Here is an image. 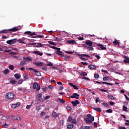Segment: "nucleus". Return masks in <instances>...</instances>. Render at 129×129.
<instances>
[{"label": "nucleus", "instance_id": "f257e3e1", "mask_svg": "<svg viewBox=\"0 0 129 129\" xmlns=\"http://www.w3.org/2000/svg\"><path fill=\"white\" fill-rule=\"evenodd\" d=\"M87 117L84 119L86 123H92V121H94V117L90 114H87Z\"/></svg>", "mask_w": 129, "mask_h": 129}, {"label": "nucleus", "instance_id": "f03ea898", "mask_svg": "<svg viewBox=\"0 0 129 129\" xmlns=\"http://www.w3.org/2000/svg\"><path fill=\"white\" fill-rule=\"evenodd\" d=\"M10 31H11V32H18V31H19V29H18V28L17 27H14L12 29H5L0 31V33L1 34H8L9 33V32H10Z\"/></svg>", "mask_w": 129, "mask_h": 129}, {"label": "nucleus", "instance_id": "7ed1b4c3", "mask_svg": "<svg viewBox=\"0 0 129 129\" xmlns=\"http://www.w3.org/2000/svg\"><path fill=\"white\" fill-rule=\"evenodd\" d=\"M6 97L8 99L12 100L15 99V94L13 93H7L6 95Z\"/></svg>", "mask_w": 129, "mask_h": 129}, {"label": "nucleus", "instance_id": "20e7f679", "mask_svg": "<svg viewBox=\"0 0 129 129\" xmlns=\"http://www.w3.org/2000/svg\"><path fill=\"white\" fill-rule=\"evenodd\" d=\"M79 56V58L81 60H83V61H85V60H87V58H84V57H88V58H91L90 56L88 54H78Z\"/></svg>", "mask_w": 129, "mask_h": 129}, {"label": "nucleus", "instance_id": "39448f33", "mask_svg": "<svg viewBox=\"0 0 129 129\" xmlns=\"http://www.w3.org/2000/svg\"><path fill=\"white\" fill-rule=\"evenodd\" d=\"M33 89H36L37 91H39L41 89V86H40V84L34 82L33 85Z\"/></svg>", "mask_w": 129, "mask_h": 129}, {"label": "nucleus", "instance_id": "423d86ee", "mask_svg": "<svg viewBox=\"0 0 129 129\" xmlns=\"http://www.w3.org/2000/svg\"><path fill=\"white\" fill-rule=\"evenodd\" d=\"M68 121L69 122H72V123H74L75 124H76L77 122H76V119L74 118H72V117L71 116H70L68 119Z\"/></svg>", "mask_w": 129, "mask_h": 129}, {"label": "nucleus", "instance_id": "0eeeda50", "mask_svg": "<svg viewBox=\"0 0 129 129\" xmlns=\"http://www.w3.org/2000/svg\"><path fill=\"white\" fill-rule=\"evenodd\" d=\"M17 42V39L15 38L14 39H11L10 40H8L7 41V43L9 44V45H13L15 43Z\"/></svg>", "mask_w": 129, "mask_h": 129}, {"label": "nucleus", "instance_id": "6e6552de", "mask_svg": "<svg viewBox=\"0 0 129 129\" xmlns=\"http://www.w3.org/2000/svg\"><path fill=\"white\" fill-rule=\"evenodd\" d=\"M24 35H29V36H35L36 35V33H32L31 31H26L24 32Z\"/></svg>", "mask_w": 129, "mask_h": 129}, {"label": "nucleus", "instance_id": "1a4fd4ad", "mask_svg": "<svg viewBox=\"0 0 129 129\" xmlns=\"http://www.w3.org/2000/svg\"><path fill=\"white\" fill-rule=\"evenodd\" d=\"M79 96L80 95L77 93H74L72 96H71V98H76V99H79Z\"/></svg>", "mask_w": 129, "mask_h": 129}, {"label": "nucleus", "instance_id": "9d476101", "mask_svg": "<svg viewBox=\"0 0 129 129\" xmlns=\"http://www.w3.org/2000/svg\"><path fill=\"white\" fill-rule=\"evenodd\" d=\"M72 104H73V106H77V104H79L80 103V102L79 101L76 100L75 101H72L71 102Z\"/></svg>", "mask_w": 129, "mask_h": 129}, {"label": "nucleus", "instance_id": "9b49d317", "mask_svg": "<svg viewBox=\"0 0 129 129\" xmlns=\"http://www.w3.org/2000/svg\"><path fill=\"white\" fill-rule=\"evenodd\" d=\"M33 64H34V65H36L37 67H41V66H43L44 65V63L42 62H34Z\"/></svg>", "mask_w": 129, "mask_h": 129}, {"label": "nucleus", "instance_id": "f8f14e48", "mask_svg": "<svg viewBox=\"0 0 129 129\" xmlns=\"http://www.w3.org/2000/svg\"><path fill=\"white\" fill-rule=\"evenodd\" d=\"M68 85H69V86H71V87H73V88L74 89H76V90H78V87H77V86L73 85V84H72V83H69Z\"/></svg>", "mask_w": 129, "mask_h": 129}, {"label": "nucleus", "instance_id": "ddd939ff", "mask_svg": "<svg viewBox=\"0 0 129 129\" xmlns=\"http://www.w3.org/2000/svg\"><path fill=\"white\" fill-rule=\"evenodd\" d=\"M84 48H87L88 50H90L91 51H93V47H92V46H88L86 45V44H84Z\"/></svg>", "mask_w": 129, "mask_h": 129}, {"label": "nucleus", "instance_id": "4468645a", "mask_svg": "<svg viewBox=\"0 0 129 129\" xmlns=\"http://www.w3.org/2000/svg\"><path fill=\"white\" fill-rule=\"evenodd\" d=\"M33 54H35V55H39V56H43V52H40L39 51H33Z\"/></svg>", "mask_w": 129, "mask_h": 129}, {"label": "nucleus", "instance_id": "2eb2a0df", "mask_svg": "<svg viewBox=\"0 0 129 129\" xmlns=\"http://www.w3.org/2000/svg\"><path fill=\"white\" fill-rule=\"evenodd\" d=\"M97 46H98V47H100L101 50H106V47H104L103 44H97Z\"/></svg>", "mask_w": 129, "mask_h": 129}, {"label": "nucleus", "instance_id": "dca6fc26", "mask_svg": "<svg viewBox=\"0 0 129 129\" xmlns=\"http://www.w3.org/2000/svg\"><path fill=\"white\" fill-rule=\"evenodd\" d=\"M59 115V114H57L56 112H55L54 111H52V113L51 114V116L52 117H54V118H56V117H58V116Z\"/></svg>", "mask_w": 129, "mask_h": 129}, {"label": "nucleus", "instance_id": "f3484780", "mask_svg": "<svg viewBox=\"0 0 129 129\" xmlns=\"http://www.w3.org/2000/svg\"><path fill=\"white\" fill-rule=\"evenodd\" d=\"M52 48L54 49V50H56L57 53H62V51H60V50H61V48H58L55 46H53Z\"/></svg>", "mask_w": 129, "mask_h": 129}, {"label": "nucleus", "instance_id": "a211bd4d", "mask_svg": "<svg viewBox=\"0 0 129 129\" xmlns=\"http://www.w3.org/2000/svg\"><path fill=\"white\" fill-rule=\"evenodd\" d=\"M22 40H24V37H23L22 39H19L18 40H17V41L18 42V43H20V44H26L25 41Z\"/></svg>", "mask_w": 129, "mask_h": 129}, {"label": "nucleus", "instance_id": "6ab92c4d", "mask_svg": "<svg viewBox=\"0 0 129 129\" xmlns=\"http://www.w3.org/2000/svg\"><path fill=\"white\" fill-rule=\"evenodd\" d=\"M33 47H36V48H41L43 47V44L41 43H36V45H34Z\"/></svg>", "mask_w": 129, "mask_h": 129}, {"label": "nucleus", "instance_id": "aec40b11", "mask_svg": "<svg viewBox=\"0 0 129 129\" xmlns=\"http://www.w3.org/2000/svg\"><path fill=\"white\" fill-rule=\"evenodd\" d=\"M85 44L86 45H87L88 46H92L93 42L90 40H88L85 42Z\"/></svg>", "mask_w": 129, "mask_h": 129}, {"label": "nucleus", "instance_id": "412c9836", "mask_svg": "<svg viewBox=\"0 0 129 129\" xmlns=\"http://www.w3.org/2000/svg\"><path fill=\"white\" fill-rule=\"evenodd\" d=\"M34 70V72L35 73V74L36 76H41V73L36 70Z\"/></svg>", "mask_w": 129, "mask_h": 129}, {"label": "nucleus", "instance_id": "4be33fe9", "mask_svg": "<svg viewBox=\"0 0 129 129\" xmlns=\"http://www.w3.org/2000/svg\"><path fill=\"white\" fill-rule=\"evenodd\" d=\"M88 68L89 69L93 70V69H96V67L95 66L90 64L88 66Z\"/></svg>", "mask_w": 129, "mask_h": 129}, {"label": "nucleus", "instance_id": "5701e85b", "mask_svg": "<svg viewBox=\"0 0 129 129\" xmlns=\"http://www.w3.org/2000/svg\"><path fill=\"white\" fill-rule=\"evenodd\" d=\"M13 119H15L16 120H21V117L19 116H13Z\"/></svg>", "mask_w": 129, "mask_h": 129}, {"label": "nucleus", "instance_id": "b1692460", "mask_svg": "<svg viewBox=\"0 0 129 129\" xmlns=\"http://www.w3.org/2000/svg\"><path fill=\"white\" fill-rule=\"evenodd\" d=\"M14 77L17 80L20 79H21V75H19L18 74H16L14 75Z\"/></svg>", "mask_w": 129, "mask_h": 129}, {"label": "nucleus", "instance_id": "393cba45", "mask_svg": "<svg viewBox=\"0 0 129 129\" xmlns=\"http://www.w3.org/2000/svg\"><path fill=\"white\" fill-rule=\"evenodd\" d=\"M68 44H76V41L75 40H69L67 41Z\"/></svg>", "mask_w": 129, "mask_h": 129}, {"label": "nucleus", "instance_id": "a878e982", "mask_svg": "<svg viewBox=\"0 0 129 129\" xmlns=\"http://www.w3.org/2000/svg\"><path fill=\"white\" fill-rule=\"evenodd\" d=\"M74 127V125L71 124L68 125L67 128L71 129V128H73Z\"/></svg>", "mask_w": 129, "mask_h": 129}, {"label": "nucleus", "instance_id": "bb28decb", "mask_svg": "<svg viewBox=\"0 0 129 129\" xmlns=\"http://www.w3.org/2000/svg\"><path fill=\"white\" fill-rule=\"evenodd\" d=\"M80 76L82 77L87 76V73L85 72H82L80 74Z\"/></svg>", "mask_w": 129, "mask_h": 129}, {"label": "nucleus", "instance_id": "cd10ccee", "mask_svg": "<svg viewBox=\"0 0 129 129\" xmlns=\"http://www.w3.org/2000/svg\"><path fill=\"white\" fill-rule=\"evenodd\" d=\"M120 42H118V41L116 40V39H115L114 41L113 42V43L114 45H119V43Z\"/></svg>", "mask_w": 129, "mask_h": 129}, {"label": "nucleus", "instance_id": "c85d7f7f", "mask_svg": "<svg viewBox=\"0 0 129 129\" xmlns=\"http://www.w3.org/2000/svg\"><path fill=\"white\" fill-rule=\"evenodd\" d=\"M23 77H24V79H25V80H29V76L27 74H24Z\"/></svg>", "mask_w": 129, "mask_h": 129}, {"label": "nucleus", "instance_id": "c756f323", "mask_svg": "<svg viewBox=\"0 0 129 129\" xmlns=\"http://www.w3.org/2000/svg\"><path fill=\"white\" fill-rule=\"evenodd\" d=\"M107 97L109 98V99H111V100H113V99H115L114 97L111 96V95H108Z\"/></svg>", "mask_w": 129, "mask_h": 129}, {"label": "nucleus", "instance_id": "7c9ffc66", "mask_svg": "<svg viewBox=\"0 0 129 129\" xmlns=\"http://www.w3.org/2000/svg\"><path fill=\"white\" fill-rule=\"evenodd\" d=\"M23 59L24 60H28V61H32V58L29 57H24Z\"/></svg>", "mask_w": 129, "mask_h": 129}, {"label": "nucleus", "instance_id": "2f4dec72", "mask_svg": "<svg viewBox=\"0 0 129 129\" xmlns=\"http://www.w3.org/2000/svg\"><path fill=\"white\" fill-rule=\"evenodd\" d=\"M94 110L98 111V112H101V109L100 108H94Z\"/></svg>", "mask_w": 129, "mask_h": 129}, {"label": "nucleus", "instance_id": "473e14b6", "mask_svg": "<svg viewBox=\"0 0 129 129\" xmlns=\"http://www.w3.org/2000/svg\"><path fill=\"white\" fill-rule=\"evenodd\" d=\"M20 64L21 66H24V65H26V61L22 60L20 62Z\"/></svg>", "mask_w": 129, "mask_h": 129}, {"label": "nucleus", "instance_id": "72a5a7b5", "mask_svg": "<svg viewBox=\"0 0 129 129\" xmlns=\"http://www.w3.org/2000/svg\"><path fill=\"white\" fill-rule=\"evenodd\" d=\"M54 41H56L57 42H61V39L58 37H54Z\"/></svg>", "mask_w": 129, "mask_h": 129}, {"label": "nucleus", "instance_id": "f704fd0d", "mask_svg": "<svg viewBox=\"0 0 129 129\" xmlns=\"http://www.w3.org/2000/svg\"><path fill=\"white\" fill-rule=\"evenodd\" d=\"M10 73V70L6 69L4 71V74H9Z\"/></svg>", "mask_w": 129, "mask_h": 129}, {"label": "nucleus", "instance_id": "c9c22d12", "mask_svg": "<svg viewBox=\"0 0 129 129\" xmlns=\"http://www.w3.org/2000/svg\"><path fill=\"white\" fill-rule=\"evenodd\" d=\"M109 80V78L108 77H104L103 78V81H108Z\"/></svg>", "mask_w": 129, "mask_h": 129}, {"label": "nucleus", "instance_id": "e433bc0d", "mask_svg": "<svg viewBox=\"0 0 129 129\" xmlns=\"http://www.w3.org/2000/svg\"><path fill=\"white\" fill-rule=\"evenodd\" d=\"M94 78H95V79H98V78H99V75H98L97 74H94Z\"/></svg>", "mask_w": 129, "mask_h": 129}, {"label": "nucleus", "instance_id": "4c0bfd02", "mask_svg": "<svg viewBox=\"0 0 129 129\" xmlns=\"http://www.w3.org/2000/svg\"><path fill=\"white\" fill-rule=\"evenodd\" d=\"M2 120H7V119H8V116H3L2 117Z\"/></svg>", "mask_w": 129, "mask_h": 129}, {"label": "nucleus", "instance_id": "58836bf2", "mask_svg": "<svg viewBox=\"0 0 129 129\" xmlns=\"http://www.w3.org/2000/svg\"><path fill=\"white\" fill-rule=\"evenodd\" d=\"M23 82H24V80H23L22 79H21L20 80H19L18 81V84H22Z\"/></svg>", "mask_w": 129, "mask_h": 129}, {"label": "nucleus", "instance_id": "ea45409f", "mask_svg": "<svg viewBox=\"0 0 129 129\" xmlns=\"http://www.w3.org/2000/svg\"><path fill=\"white\" fill-rule=\"evenodd\" d=\"M122 110L123 111H127V107H126L125 106H123Z\"/></svg>", "mask_w": 129, "mask_h": 129}, {"label": "nucleus", "instance_id": "a19ab883", "mask_svg": "<svg viewBox=\"0 0 129 129\" xmlns=\"http://www.w3.org/2000/svg\"><path fill=\"white\" fill-rule=\"evenodd\" d=\"M2 126L4 127V128H6V127H8V126H9V124H7V123H5L2 125Z\"/></svg>", "mask_w": 129, "mask_h": 129}, {"label": "nucleus", "instance_id": "79ce46f5", "mask_svg": "<svg viewBox=\"0 0 129 129\" xmlns=\"http://www.w3.org/2000/svg\"><path fill=\"white\" fill-rule=\"evenodd\" d=\"M58 100H60V102H61V103H65V100L63 99H60V98H58Z\"/></svg>", "mask_w": 129, "mask_h": 129}, {"label": "nucleus", "instance_id": "37998d69", "mask_svg": "<svg viewBox=\"0 0 129 129\" xmlns=\"http://www.w3.org/2000/svg\"><path fill=\"white\" fill-rule=\"evenodd\" d=\"M11 83L12 84H16L17 83V82L15 80H12L10 81Z\"/></svg>", "mask_w": 129, "mask_h": 129}, {"label": "nucleus", "instance_id": "c03bdc74", "mask_svg": "<svg viewBox=\"0 0 129 129\" xmlns=\"http://www.w3.org/2000/svg\"><path fill=\"white\" fill-rule=\"evenodd\" d=\"M9 69H10V70H14V66L13 65H10L9 67Z\"/></svg>", "mask_w": 129, "mask_h": 129}, {"label": "nucleus", "instance_id": "a18cd8bd", "mask_svg": "<svg viewBox=\"0 0 129 129\" xmlns=\"http://www.w3.org/2000/svg\"><path fill=\"white\" fill-rule=\"evenodd\" d=\"M106 112H107L108 113H112V110H111V109H109L106 110Z\"/></svg>", "mask_w": 129, "mask_h": 129}, {"label": "nucleus", "instance_id": "49530a36", "mask_svg": "<svg viewBox=\"0 0 129 129\" xmlns=\"http://www.w3.org/2000/svg\"><path fill=\"white\" fill-rule=\"evenodd\" d=\"M62 58H63V59H64V60H67V59H68V58H69V56H68V55L62 56Z\"/></svg>", "mask_w": 129, "mask_h": 129}, {"label": "nucleus", "instance_id": "de8ad7c7", "mask_svg": "<svg viewBox=\"0 0 129 129\" xmlns=\"http://www.w3.org/2000/svg\"><path fill=\"white\" fill-rule=\"evenodd\" d=\"M103 105H104V106L105 107H108V104H107V103H103Z\"/></svg>", "mask_w": 129, "mask_h": 129}, {"label": "nucleus", "instance_id": "09e8293b", "mask_svg": "<svg viewBox=\"0 0 129 129\" xmlns=\"http://www.w3.org/2000/svg\"><path fill=\"white\" fill-rule=\"evenodd\" d=\"M82 79H84L85 80H87V81L90 80V79H89V78H87L86 77H83Z\"/></svg>", "mask_w": 129, "mask_h": 129}, {"label": "nucleus", "instance_id": "8fccbe9b", "mask_svg": "<svg viewBox=\"0 0 129 129\" xmlns=\"http://www.w3.org/2000/svg\"><path fill=\"white\" fill-rule=\"evenodd\" d=\"M123 62L124 63H127L129 64V59H124Z\"/></svg>", "mask_w": 129, "mask_h": 129}, {"label": "nucleus", "instance_id": "3c124183", "mask_svg": "<svg viewBox=\"0 0 129 129\" xmlns=\"http://www.w3.org/2000/svg\"><path fill=\"white\" fill-rule=\"evenodd\" d=\"M12 108H16L17 107V105L13 104L11 106Z\"/></svg>", "mask_w": 129, "mask_h": 129}, {"label": "nucleus", "instance_id": "603ef678", "mask_svg": "<svg viewBox=\"0 0 129 129\" xmlns=\"http://www.w3.org/2000/svg\"><path fill=\"white\" fill-rule=\"evenodd\" d=\"M50 96H46L44 98V100H47V99H49L50 98Z\"/></svg>", "mask_w": 129, "mask_h": 129}, {"label": "nucleus", "instance_id": "864d4df0", "mask_svg": "<svg viewBox=\"0 0 129 129\" xmlns=\"http://www.w3.org/2000/svg\"><path fill=\"white\" fill-rule=\"evenodd\" d=\"M31 107H32V105H28L26 106V108L27 109H30V108H31Z\"/></svg>", "mask_w": 129, "mask_h": 129}, {"label": "nucleus", "instance_id": "5fc2aeb1", "mask_svg": "<svg viewBox=\"0 0 129 129\" xmlns=\"http://www.w3.org/2000/svg\"><path fill=\"white\" fill-rule=\"evenodd\" d=\"M36 38H44V36H42V35H37L36 36Z\"/></svg>", "mask_w": 129, "mask_h": 129}, {"label": "nucleus", "instance_id": "6e6d98bb", "mask_svg": "<svg viewBox=\"0 0 129 129\" xmlns=\"http://www.w3.org/2000/svg\"><path fill=\"white\" fill-rule=\"evenodd\" d=\"M81 63H82V64L83 65H84L85 66H86V65H88V63H87V62H83V61L81 62Z\"/></svg>", "mask_w": 129, "mask_h": 129}, {"label": "nucleus", "instance_id": "4d7b16f0", "mask_svg": "<svg viewBox=\"0 0 129 129\" xmlns=\"http://www.w3.org/2000/svg\"><path fill=\"white\" fill-rule=\"evenodd\" d=\"M41 69H42V70H44V71H47V68H46V67H42V68H41Z\"/></svg>", "mask_w": 129, "mask_h": 129}, {"label": "nucleus", "instance_id": "13d9d810", "mask_svg": "<svg viewBox=\"0 0 129 129\" xmlns=\"http://www.w3.org/2000/svg\"><path fill=\"white\" fill-rule=\"evenodd\" d=\"M100 91H101L102 92H107V90L104 89H101L100 90Z\"/></svg>", "mask_w": 129, "mask_h": 129}, {"label": "nucleus", "instance_id": "bf43d9fd", "mask_svg": "<svg viewBox=\"0 0 129 129\" xmlns=\"http://www.w3.org/2000/svg\"><path fill=\"white\" fill-rule=\"evenodd\" d=\"M48 88L49 89H52L53 88H54V87L52 85H49L48 86Z\"/></svg>", "mask_w": 129, "mask_h": 129}, {"label": "nucleus", "instance_id": "052dcab7", "mask_svg": "<svg viewBox=\"0 0 129 129\" xmlns=\"http://www.w3.org/2000/svg\"><path fill=\"white\" fill-rule=\"evenodd\" d=\"M67 109L68 110H71V107H70V106H67Z\"/></svg>", "mask_w": 129, "mask_h": 129}, {"label": "nucleus", "instance_id": "680f3d73", "mask_svg": "<svg viewBox=\"0 0 129 129\" xmlns=\"http://www.w3.org/2000/svg\"><path fill=\"white\" fill-rule=\"evenodd\" d=\"M49 44H50V45H55V43L53 41H49Z\"/></svg>", "mask_w": 129, "mask_h": 129}, {"label": "nucleus", "instance_id": "e2e57ef3", "mask_svg": "<svg viewBox=\"0 0 129 129\" xmlns=\"http://www.w3.org/2000/svg\"><path fill=\"white\" fill-rule=\"evenodd\" d=\"M78 40H80V41H83V40H84V38H83V37H79Z\"/></svg>", "mask_w": 129, "mask_h": 129}, {"label": "nucleus", "instance_id": "0e129e2a", "mask_svg": "<svg viewBox=\"0 0 129 129\" xmlns=\"http://www.w3.org/2000/svg\"><path fill=\"white\" fill-rule=\"evenodd\" d=\"M42 89H43V91L44 92L47 91V90L48 89V88H47V87H45V88H42Z\"/></svg>", "mask_w": 129, "mask_h": 129}, {"label": "nucleus", "instance_id": "69168bd1", "mask_svg": "<svg viewBox=\"0 0 129 129\" xmlns=\"http://www.w3.org/2000/svg\"><path fill=\"white\" fill-rule=\"evenodd\" d=\"M94 126H95V127H97V123L94 122Z\"/></svg>", "mask_w": 129, "mask_h": 129}, {"label": "nucleus", "instance_id": "338daca9", "mask_svg": "<svg viewBox=\"0 0 129 129\" xmlns=\"http://www.w3.org/2000/svg\"><path fill=\"white\" fill-rule=\"evenodd\" d=\"M99 100V98H96V103H97L98 102V101Z\"/></svg>", "mask_w": 129, "mask_h": 129}, {"label": "nucleus", "instance_id": "774afa93", "mask_svg": "<svg viewBox=\"0 0 129 129\" xmlns=\"http://www.w3.org/2000/svg\"><path fill=\"white\" fill-rule=\"evenodd\" d=\"M119 129H126L125 127H121V126H119Z\"/></svg>", "mask_w": 129, "mask_h": 129}]
</instances>
